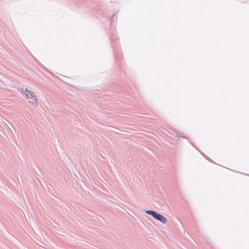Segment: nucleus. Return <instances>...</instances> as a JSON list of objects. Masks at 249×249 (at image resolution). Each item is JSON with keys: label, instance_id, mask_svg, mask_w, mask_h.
I'll return each mask as SVG.
<instances>
[{"label": "nucleus", "instance_id": "obj_2", "mask_svg": "<svg viewBox=\"0 0 249 249\" xmlns=\"http://www.w3.org/2000/svg\"><path fill=\"white\" fill-rule=\"evenodd\" d=\"M146 213L149 215H152L156 219L160 221L163 224H165L167 222L166 218L163 215L160 214L155 211H146Z\"/></svg>", "mask_w": 249, "mask_h": 249}, {"label": "nucleus", "instance_id": "obj_1", "mask_svg": "<svg viewBox=\"0 0 249 249\" xmlns=\"http://www.w3.org/2000/svg\"><path fill=\"white\" fill-rule=\"evenodd\" d=\"M19 90L23 95H25L26 99L28 100L30 103L37 105V100L33 92H31L27 88L24 89L21 88Z\"/></svg>", "mask_w": 249, "mask_h": 249}]
</instances>
